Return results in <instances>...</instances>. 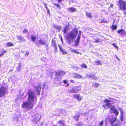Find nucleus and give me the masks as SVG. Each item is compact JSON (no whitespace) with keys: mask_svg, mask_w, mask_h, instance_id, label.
Here are the masks:
<instances>
[{"mask_svg":"<svg viewBox=\"0 0 126 126\" xmlns=\"http://www.w3.org/2000/svg\"><path fill=\"white\" fill-rule=\"evenodd\" d=\"M86 15L87 17L89 18H91L92 17L91 14L90 12H86Z\"/></svg>","mask_w":126,"mask_h":126,"instance_id":"nucleus-19","label":"nucleus"},{"mask_svg":"<svg viewBox=\"0 0 126 126\" xmlns=\"http://www.w3.org/2000/svg\"><path fill=\"white\" fill-rule=\"evenodd\" d=\"M54 5L56 6L59 9H60L61 7L60 5L58 4H56V3H54L53 4Z\"/></svg>","mask_w":126,"mask_h":126,"instance_id":"nucleus-29","label":"nucleus"},{"mask_svg":"<svg viewBox=\"0 0 126 126\" xmlns=\"http://www.w3.org/2000/svg\"><path fill=\"white\" fill-rule=\"evenodd\" d=\"M123 14H126V11H125V12H123Z\"/></svg>","mask_w":126,"mask_h":126,"instance_id":"nucleus-50","label":"nucleus"},{"mask_svg":"<svg viewBox=\"0 0 126 126\" xmlns=\"http://www.w3.org/2000/svg\"><path fill=\"white\" fill-rule=\"evenodd\" d=\"M6 45L8 47L13 46H14L13 44L11 42H9L6 43Z\"/></svg>","mask_w":126,"mask_h":126,"instance_id":"nucleus-25","label":"nucleus"},{"mask_svg":"<svg viewBox=\"0 0 126 126\" xmlns=\"http://www.w3.org/2000/svg\"><path fill=\"white\" fill-rule=\"evenodd\" d=\"M70 81L71 82V83H74V81L72 80H70Z\"/></svg>","mask_w":126,"mask_h":126,"instance_id":"nucleus-46","label":"nucleus"},{"mask_svg":"<svg viewBox=\"0 0 126 126\" xmlns=\"http://www.w3.org/2000/svg\"><path fill=\"white\" fill-rule=\"evenodd\" d=\"M7 52L6 50H4L3 51V52L2 53H1L2 54H3H3L4 53H6Z\"/></svg>","mask_w":126,"mask_h":126,"instance_id":"nucleus-43","label":"nucleus"},{"mask_svg":"<svg viewBox=\"0 0 126 126\" xmlns=\"http://www.w3.org/2000/svg\"><path fill=\"white\" fill-rule=\"evenodd\" d=\"M80 66L82 68H87V67L86 65L84 63H82V64L80 65Z\"/></svg>","mask_w":126,"mask_h":126,"instance_id":"nucleus-27","label":"nucleus"},{"mask_svg":"<svg viewBox=\"0 0 126 126\" xmlns=\"http://www.w3.org/2000/svg\"><path fill=\"white\" fill-rule=\"evenodd\" d=\"M75 89L74 88H72L71 89L69 90V92L70 93H76L79 91L81 90L80 86H78L75 87Z\"/></svg>","mask_w":126,"mask_h":126,"instance_id":"nucleus-5","label":"nucleus"},{"mask_svg":"<svg viewBox=\"0 0 126 126\" xmlns=\"http://www.w3.org/2000/svg\"><path fill=\"white\" fill-rule=\"evenodd\" d=\"M29 52L28 51H27L26 52V53L25 54V56H28L29 55Z\"/></svg>","mask_w":126,"mask_h":126,"instance_id":"nucleus-42","label":"nucleus"},{"mask_svg":"<svg viewBox=\"0 0 126 126\" xmlns=\"http://www.w3.org/2000/svg\"><path fill=\"white\" fill-rule=\"evenodd\" d=\"M116 108H115L113 106L111 107L110 109V110H111L113 111H114V109Z\"/></svg>","mask_w":126,"mask_h":126,"instance_id":"nucleus-40","label":"nucleus"},{"mask_svg":"<svg viewBox=\"0 0 126 126\" xmlns=\"http://www.w3.org/2000/svg\"><path fill=\"white\" fill-rule=\"evenodd\" d=\"M28 95V100L29 102H24L22 105V107L23 108H28L29 109H32L33 107V106H30V104L33 103L34 100L35 101L36 100V97L34 94L33 91L32 90H28L27 93Z\"/></svg>","mask_w":126,"mask_h":126,"instance_id":"nucleus-1","label":"nucleus"},{"mask_svg":"<svg viewBox=\"0 0 126 126\" xmlns=\"http://www.w3.org/2000/svg\"><path fill=\"white\" fill-rule=\"evenodd\" d=\"M63 82L65 84H66L67 82V81L65 80H64L63 81Z\"/></svg>","mask_w":126,"mask_h":126,"instance_id":"nucleus-45","label":"nucleus"},{"mask_svg":"<svg viewBox=\"0 0 126 126\" xmlns=\"http://www.w3.org/2000/svg\"><path fill=\"white\" fill-rule=\"evenodd\" d=\"M3 55L2 53H1V54H0V57L2 56Z\"/></svg>","mask_w":126,"mask_h":126,"instance_id":"nucleus-49","label":"nucleus"},{"mask_svg":"<svg viewBox=\"0 0 126 126\" xmlns=\"http://www.w3.org/2000/svg\"><path fill=\"white\" fill-rule=\"evenodd\" d=\"M103 121H102L101 122H100L99 123V126H102L103 125Z\"/></svg>","mask_w":126,"mask_h":126,"instance_id":"nucleus-35","label":"nucleus"},{"mask_svg":"<svg viewBox=\"0 0 126 126\" xmlns=\"http://www.w3.org/2000/svg\"><path fill=\"white\" fill-rule=\"evenodd\" d=\"M47 12H49V11H48Z\"/></svg>","mask_w":126,"mask_h":126,"instance_id":"nucleus-57","label":"nucleus"},{"mask_svg":"<svg viewBox=\"0 0 126 126\" xmlns=\"http://www.w3.org/2000/svg\"><path fill=\"white\" fill-rule=\"evenodd\" d=\"M59 47L60 51L63 54L65 55L67 54V52L64 49H63L60 46H59Z\"/></svg>","mask_w":126,"mask_h":126,"instance_id":"nucleus-13","label":"nucleus"},{"mask_svg":"<svg viewBox=\"0 0 126 126\" xmlns=\"http://www.w3.org/2000/svg\"><path fill=\"white\" fill-rule=\"evenodd\" d=\"M77 11L76 8L74 7L69 8L68 9V11L70 12H75Z\"/></svg>","mask_w":126,"mask_h":126,"instance_id":"nucleus-12","label":"nucleus"},{"mask_svg":"<svg viewBox=\"0 0 126 126\" xmlns=\"http://www.w3.org/2000/svg\"><path fill=\"white\" fill-rule=\"evenodd\" d=\"M112 45L115 47L117 49H118V46L116 45V44L114 43H113L112 44Z\"/></svg>","mask_w":126,"mask_h":126,"instance_id":"nucleus-37","label":"nucleus"},{"mask_svg":"<svg viewBox=\"0 0 126 126\" xmlns=\"http://www.w3.org/2000/svg\"><path fill=\"white\" fill-rule=\"evenodd\" d=\"M38 43L44 45L45 44L46 42L44 40L40 39Z\"/></svg>","mask_w":126,"mask_h":126,"instance_id":"nucleus-20","label":"nucleus"},{"mask_svg":"<svg viewBox=\"0 0 126 126\" xmlns=\"http://www.w3.org/2000/svg\"><path fill=\"white\" fill-rule=\"evenodd\" d=\"M71 51V52H74L77 54H79V52L78 51L75 49L72 50Z\"/></svg>","mask_w":126,"mask_h":126,"instance_id":"nucleus-31","label":"nucleus"},{"mask_svg":"<svg viewBox=\"0 0 126 126\" xmlns=\"http://www.w3.org/2000/svg\"><path fill=\"white\" fill-rule=\"evenodd\" d=\"M113 7V4L112 3L110 4V7L111 8H112Z\"/></svg>","mask_w":126,"mask_h":126,"instance_id":"nucleus-44","label":"nucleus"},{"mask_svg":"<svg viewBox=\"0 0 126 126\" xmlns=\"http://www.w3.org/2000/svg\"><path fill=\"white\" fill-rule=\"evenodd\" d=\"M79 33L78 34V36L74 41L75 44L73 46L75 47L78 46L79 43V40L81 35V31H79Z\"/></svg>","mask_w":126,"mask_h":126,"instance_id":"nucleus-6","label":"nucleus"},{"mask_svg":"<svg viewBox=\"0 0 126 126\" xmlns=\"http://www.w3.org/2000/svg\"><path fill=\"white\" fill-rule=\"evenodd\" d=\"M94 42L96 43H98L99 42V39L97 38L95 39V41Z\"/></svg>","mask_w":126,"mask_h":126,"instance_id":"nucleus-39","label":"nucleus"},{"mask_svg":"<svg viewBox=\"0 0 126 126\" xmlns=\"http://www.w3.org/2000/svg\"><path fill=\"white\" fill-rule=\"evenodd\" d=\"M28 31V30L26 29H24L22 31V32L23 33H27Z\"/></svg>","mask_w":126,"mask_h":126,"instance_id":"nucleus-33","label":"nucleus"},{"mask_svg":"<svg viewBox=\"0 0 126 126\" xmlns=\"http://www.w3.org/2000/svg\"><path fill=\"white\" fill-rule=\"evenodd\" d=\"M61 41H62V37L61 38Z\"/></svg>","mask_w":126,"mask_h":126,"instance_id":"nucleus-51","label":"nucleus"},{"mask_svg":"<svg viewBox=\"0 0 126 126\" xmlns=\"http://www.w3.org/2000/svg\"><path fill=\"white\" fill-rule=\"evenodd\" d=\"M80 116L79 114H76L75 115L73 116V118L76 121H77L79 120V118Z\"/></svg>","mask_w":126,"mask_h":126,"instance_id":"nucleus-17","label":"nucleus"},{"mask_svg":"<svg viewBox=\"0 0 126 126\" xmlns=\"http://www.w3.org/2000/svg\"><path fill=\"white\" fill-rule=\"evenodd\" d=\"M74 97L75 98L77 99L79 101H80L81 99V98L79 94H75L74 95Z\"/></svg>","mask_w":126,"mask_h":126,"instance_id":"nucleus-16","label":"nucleus"},{"mask_svg":"<svg viewBox=\"0 0 126 126\" xmlns=\"http://www.w3.org/2000/svg\"><path fill=\"white\" fill-rule=\"evenodd\" d=\"M53 27L54 28L58 30L59 31H60L61 30V27L59 26L54 25L53 26Z\"/></svg>","mask_w":126,"mask_h":126,"instance_id":"nucleus-22","label":"nucleus"},{"mask_svg":"<svg viewBox=\"0 0 126 126\" xmlns=\"http://www.w3.org/2000/svg\"><path fill=\"white\" fill-rule=\"evenodd\" d=\"M123 112V111H121V113H122Z\"/></svg>","mask_w":126,"mask_h":126,"instance_id":"nucleus-52","label":"nucleus"},{"mask_svg":"<svg viewBox=\"0 0 126 126\" xmlns=\"http://www.w3.org/2000/svg\"><path fill=\"white\" fill-rule=\"evenodd\" d=\"M101 23H107L108 22L106 20L104 19H102L100 22Z\"/></svg>","mask_w":126,"mask_h":126,"instance_id":"nucleus-34","label":"nucleus"},{"mask_svg":"<svg viewBox=\"0 0 126 126\" xmlns=\"http://www.w3.org/2000/svg\"><path fill=\"white\" fill-rule=\"evenodd\" d=\"M51 44L52 46L54 48V50L56 52L57 50V46L55 40L52 39L51 41Z\"/></svg>","mask_w":126,"mask_h":126,"instance_id":"nucleus-8","label":"nucleus"},{"mask_svg":"<svg viewBox=\"0 0 126 126\" xmlns=\"http://www.w3.org/2000/svg\"><path fill=\"white\" fill-rule=\"evenodd\" d=\"M94 63L96 64L97 65H101L102 64L101 61L100 60H97L94 62Z\"/></svg>","mask_w":126,"mask_h":126,"instance_id":"nucleus-23","label":"nucleus"},{"mask_svg":"<svg viewBox=\"0 0 126 126\" xmlns=\"http://www.w3.org/2000/svg\"><path fill=\"white\" fill-rule=\"evenodd\" d=\"M34 88L36 91L37 95H39L40 94L41 90V86L39 85H38L36 86H34Z\"/></svg>","mask_w":126,"mask_h":126,"instance_id":"nucleus-10","label":"nucleus"},{"mask_svg":"<svg viewBox=\"0 0 126 126\" xmlns=\"http://www.w3.org/2000/svg\"><path fill=\"white\" fill-rule=\"evenodd\" d=\"M118 33H120L121 35H123L125 34V31L124 30H123L122 29L119 30L117 31Z\"/></svg>","mask_w":126,"mask_h":126,"instance_id":"nucleus-18","label":"nucleus"},{"mask_svg":"<svg viewBox=\"0 0 126 126\" xmlns=\"http://www.w3.org/2000/svg\"><path fill=\"white\" fill-rule=\"evenodd\" d=\"M74 75L73 78H77V79L81 78L82 76L80 75L77 73H75L73 74Z\"/></svg>","mask_w":126,"mask_h":126,"instance_id":"nucleus-14","label":"nucleus"},{"mask_svg":"<svg viewBox=\"0 0 126 126\" xmlns=\"http://www.w3.org/2000/svg\"><path fill=\"white\" fill-rule=\"evenodd\" d=\"M113 112L117 116L119 114L118 112L117 111L116 109L114 110V111H113Z\"/></svg>","mask_w":126,"mask_h":126,"instance_id":"nucleus-30","label":"nucleus"},{"mask_svg":"<svg viewBox=\"0 0 126 126\" xmlns=\"http://www.w3.org/2000/svg\"><path fill=\"white\" fill-rule=\"evenodd\" d=\"M54 39H55L56 38H55V37H54Z\"/></svg>","mask_w":126,"mask_h":126,"instance_id":"nucleus-55","label":"nucleus"},{"mask_svg":"<svg viewBox=\"0 0 126 126\" xmlns=\"http://www.w3.org/2000/svg\"><path fill=\"white\" fill-rule=\"evenodd\" d=\"M119 9L124 10L126 9V2L123 0H119L118 1Z\"/></svg>","mask_w":126,"mask_h":126,"instance_id":"nucleus-3","label":"nucleus"},{"mask_svg":"<svg viewBox=\"0 0 126 126\" xmlns=\"http://www.w3.org/2000/svg\"><path fill=\"white\" fill-rule=\"evenodd\" d=\"M17 39L19 41H26L24 37L22 36V35L17 36Z\"/></svg>","mask_w":126,"mask_h":126,"instance_id":"nucleus-15","label":"nucleus"},{"mask_svg":"<svg viewBox=\"0 0 126 126\" xmlns=\"http://www.w3.org/2000/svg\"><path fill=\"white\" fill-rule=\"evenodd\" d=\"M110 101L111 100L108 99L107 98L103 100L104 102L106 103L103 105H102V107L104 108L105 110H107L111 107V104L110 102Z\"/></svg>","mask_w":126,"mask_h":126,"instance_id":"nucleus-4","label":"nucleus"},{"mask_svg":"<svg viewBox=\"0 0 126 126\" xmlns=\"http://www.w3.org/2000/svg\"><path fill=\"white\" fill-rule=\"evenodd\" d=\"M116 58H117V60H118L119 61L120 60V59H119L117 57V56H116Z\"/></svg>","mask_w":126,"mask_h":126,"instance_id":"nucleus-47","label":"nucleus"},{"mask_svg":"<svg viewBox=\"0 0 126 126\" xmlns=\"http://www.w3.org/2000/svg\"><path fill=\"white\" fill-rule=\"evenodd\" d=\"M64 121L63 120H60L58 121V123L59 124L62 125V126H64Z\"/></svg>","mask_w":126,"mask_h":126,"instance_id":"nucleus-26","label":"nucleus"},{"mask_svg":"<svg viewBox=\"0 0 126 126\" xmlns=\"http://www.w3.org/2000/svg\"><path fill=\"white\" fill-rule=\"evenodd\" d=\"M31 39L33 42H35L36 38V37L34 35H32L31 36Z\"/></svg>","mask_w":126,"mask_h":126,"instance_id":"nucleus-24","label":"nucleus"},{"mask_svg":"<svg viewBox=\"0 0 126 126\" xmlns=\"http://www.w3.org/2000/svg\"><path fill=\"white\" fill-rule=\"evenodd\" d=\"M45 7H46V9H47V7L46 6Z\"/></svg>","mask_w":126,"mask_h":126,"instance_id":"nucleus-54","label":"nucleus"},{"mask_svg":"<svg viewBox=\"0 0 126 126\" xmlns=\"http://www.w3.org/2000/svg\"><path fill=\"white\" fill-rule=\"evenodd\" d=\"M88 77L95 79H97V78L94 75H89L88 76Z\"/></svg>","mask_w":126,"mask_h":126,"instance_id":"nucleus-21","label":"nucleus"},{"mask_svg":"<svg viewBox=\"0 0 126 126\" xmlns=\"http://www.w3.org/2000/svg\"><path fill=\"white\" fill-rule=\"evenodd\" d=\"M117 26L116 25H112L111 27V30H115L117 29Z\"/></svg>","mask_w":126,"mask_h":126,"instance_id":"nucleus-28","label":"nucleus"},{"mask_svg":"<svg viewBox=\"0 0 126 126\" xmlns=\"http://www.w3.org/2000/svg\"><path fill=\"white\" fill-rule=\"evenodd\" d=\"M78 33V29L75 28L73 30V31L70 32L66 35V38L68 43L71 44L73 41Z\"/></svg>","mask_w":126,"mask_h":126,"instance_id":"nucleus-2","label":"nucleus"},{"mask_svg":"<svg viewBox=\"0 0 126 126\" xmlns=\"http://www.w3.org/2000/svg\"><path fill=\"white\" fill-rule=\"evenodd\" d=\"M117 121V117L112 118L109 119V121L112 126H113L115 122Z\"/></svg>","mask_w":126,"mask_h":126,"instance_id":"nucleus-11","label":"nucleus"},{"mask_svg":"<svg viewBox=\"0 0 126 126\" xmlns=\"http://www.w3.org/2000/svg\"><path fill=\"white\" fill-rule=\"evenodd\" d=\"M109 98L112 99L111 102L112 104H114L115 103V99H114L110 97H109Z\"/></svg>","mask_w":126,"mask_h":126,"instance_id":"nucleus-38","label":"nucleus"},{"mask_svg":"<svg viewBox=\"0 0 126 126\" xmlns=\"http://www.w3.org/2000/svg\"><path fill=\"white\" fill-rule=\"evenodd\" d=\"M65 74V72L62 70H58V72H55V76H57L58 75L62 76Z\"/></svg>","mask_w":126,"mask_h":126,"instance_id":"nucleus-9","label":"nucleus"},{"mask_svg":"<svg viewBox=\"0 0 126 126\" xmlns=\"http://www.w3.org/2000/svg\"><path fill=\"white\" fill-rule=\"evenodd\" d=\"M69 85V84H67V86H68Z\"/></svg>","mask_w":126,"mask_h":126,"instance_id":"nucleus-53","label":"nucleus"},{"mask_svg":"<svg viewBox=\"0 0 126 126\" xmlns=\"http://www.w3.org/2000/svg\"><path fill=\"white\" fill-rule=\"evenodd\" d=\"M37 116H35V118H34L33 120V122H34L35 121H36V122L38 121L39 120L38 119H37Z\"/></svg>","mask_w":126,"mask_h":126,"instance_id":"nucleus-36","label":"nucleus"},{"mask_svg":"<svg viewBox=\"0 0 126 126\" xmlns=\"http://www.w3.org/2000/svg\"><path fill=\"white\" fill-rule=\"evenodd\" d=\"M70 24L68 22H66L65 27L64 28L63 32L64 34H65L67 31L69 29Z\"/></svg>","mask_w":126,"mask_h":126,"instance_id":"nucleus-7","label":"nucleus"},{"mask_svg":"<svg viewBox=\"0 0 126 126\" xmlns=\"http://www.w3.org/2000/svg\"><path fill=\"white\" fill-rule=\"evenodd\" d=\"M100 85L98 83H95L93 85V86L94 87L97 88Z\"/></svg>","mask_w":126,"mask_h":126,"instance_id":"nucleus-32","label":"nucleus"},{"mask_svg":"<svg viewBox=\"0 0 126 126\" xmlns=\"http://www.w3.org/2000/svg\"><path fill=\"white\" fill-rule=\"evenodd\" d=\"M125 34H126V32H125Z\"/></svg>","mask_w":126,"mask_h":126,"instance_id":"nucleus-56","label":"nucleus"},{"mask_svg":"<svg viewBox=\"0 0 126 126\" xmlns=\"http://www.w3.org/2000/svg\"><path fill=\"white\" fill-rule=\"evenodd\" d=\"M62 1V0H58V2H61Z\"/></svg>","mask_w":126,"mask_h":126,"instance_id":"nucleus-48","label":"nucleus"},{"mask_svg":"<svg viewBox=\"0 0 126 126\" xmlns=\"http://www.w3.org/2000/svg\"><path fill=\"white\" fill-rule=\"evenodd\" d=\"M76 126H82V125L81 122H79L77 124Z\"/></svg>","mask_w":126,"mask_h":126,"instance_id":"nucleus-41","label":"nucleus"}]
</instances>
